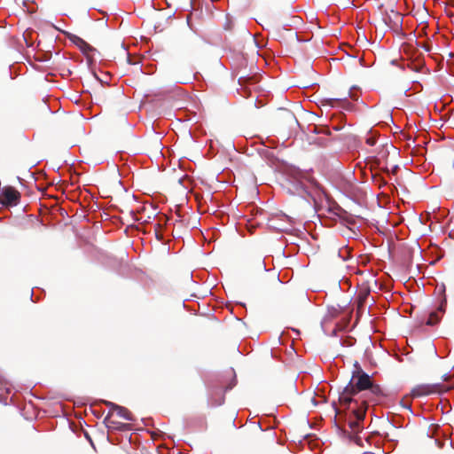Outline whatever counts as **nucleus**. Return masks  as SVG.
I'll list each match as a JSON object with an SVG mask.
<instances>
[{
  "label": "nucleus",
  "mask_w": 454,
  "mask_h": 454,
  "mask_svg": "<svg viewBox=\"0 0 454 454\" xmlns=\"http://www.w3.org/2000/svg\"><path fill=\"white\" fill-rule=\"evenodd\" d=\"M380 393V387L374 386L368 374L363 372H354L349 383L340 393L339 400L342 405L350 407L352 403V415L348 420V426L352 434L359 433L363 427L367 409V403L371 398Z\"/></svg>",
  "instance_id": "obj_1"
},
{
  "label": "nucleus",
  "mask_w": 454,
  "mask_h": 454,
  "mask_svg": "<svg viewBox=\"0 0 454 454\" xmlns=\"http://www.w3.org/2000/svg\"><path fill=\"white\" fill-rule=\"evenodd\" d=\"M450 387H445L442 383L436 384H421L412 388L411 395L414 397H420L429 395L436 393L447 392Z\"/></svg>",
  "instance_id": "obj_2"
},
{
  "label": "nucleus",
  "mask_w": 454,
  "mask_h": 454,
  "mask_svg": "<svg viewBox=\"0 0 454 454\" xmlns=\"http://www.w3.org/2000/svg\"><path fill=\"white\" fill-rule=\"evenodd\" d=\"M20 193L12 186H5L0 192V207H15L20 203Z\"/></svg>",
  "instance_id": "obj_3"
},
{
  "label": "nucleus",
  "mask_w": 454,
  "mask_h": 454,
  "mask_svg": "<svg viewBox=\"0 0 454 454\" xmlns=\"http://www.w3.org/2000/svg\"><path fill=\"white\" fill-rule=\"evenodd\" d=\"M109 405L111 408H110L108 416H114L115 414L118 417L122 418L126 420H129V421L134 420L131 413L126 408L114 404V403H109Z\"/></svg>",
  "instance_id": "obj_4"
},
{
  "label": "nucleus",
  "mask_w": 454,
  "mask_h": 454,
  "mask_svg": "<svg viewBox=\"0 0 454 454\" xmlns=\"http://www.w3.org/2000/svg\"><path fill=\"white\" fill-rule=\"evenodd\" d=\"M74 43L80 48V50L83 53H88L90 51H92V47L80 37H75Z\"/></svg>",
  "instance_id": "obj_5"
},
{
  "label": "nucleus",
  "mask_w": 454,
  "mask_h": 454,
  "mask_svg": "<svg viewBox=\"0 0 454 454\" xmlns=\"http://www.w3.org/2000/svg\"><path fill=\"white\" fill-rule=\"evenodd\" d=\"M440 313H442V308L440 309L439 311L431 312L428 316L426 324L428 325H434L435 324H437L440 320Z\"/></svg>",
  "instance_id": "obj_6"
},
{
  "label": "nucleus",
  "mask_w": 454,
  "mask_h": 454,
  "mask_svg": "<svg viewBox=\"0 0 454 454\" xmlns=\"http://www.w3.org/2000/svg\"><path fill=\"white\" fill-rule=\"evenodd\" d=\"M106 422L107 423L108 427H114V421H112L108 417L106 418Z\"/></svg>",
  "instance_id": "obj_7"
},
{
  "label": "nucleus",
  "mask_w": 454,
  "mask_h": 454,
  "mask_svg": "<svg viewBox=\"0 0 454 454\" xmlns=\"http://www.w3.org/2000/svg\"><path fill=\"white\" fill-rule=\"evenodd\" d=\"M298 175H299V178H298V180H297V181H298V183L301 184V189H304V187H303V186H304L303 182L300 179V176H302V174H301V173H299Z\"/></svg>",
  "instance_id": "obj_8"
},
{
  "label": "nucleus",
  "mask_w": 454,
  "mask_h": 454,
  "mask_svg": "<svg viewBox=\"0 0 454 454\" xmlns=\"http://www.w3.org/2000/svg\"><path fill=\"white\" fill-rule=\"evenodd\" d=\"M374 143H375V142H374V139H372V138H368V139H367V144H369L370 145H374Z\"/></svg>",
  "instance_id": "obj_9"
}]
</instances>
